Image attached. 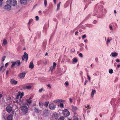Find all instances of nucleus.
<instances>
[{"mask_svg": "<svg viewBox=\"0 0 120 120\" xmlns=\"http://www.w3.org/2000/svg\"><path fill=\"white\" fill-rule=\"evenodd\" d=\"M6 3L13 6H15L17 4V1L16 0H7Z\"/></svg>", "mask_w": 120, "mask_h": 120, "instance_id": "nucleus-1", "label": "nucleus"}, {"mask_svg": "<svg viewBox=\"0 0 120 120\" xmlns=\"http://www.w3.org/2000/svg\"><path fill=\"white\" fill-rule=\"evenodd\" d=\"M22 113L25 114L27 113L28 112V109L27 107L25 106H23L21 107Z\"/></svg>", "mask_w": 120, "mask_h": 120, "instance_id": "nucleus-2", "label": "nucleus"}, {"mask_svg": "<svg viewBox=\"0 0 120 120\" xmlns=\"http://www.w3.org/2000/svg\"><path fill=\"white\" fill-rule=\"evenodd\" d=\"M26 72L25 71H23L21 73L19 74L18 75V77L19 78L23 79L25 77Z\"/></svg>", "mask_w": 120, "mask_h": 120, "instance_id": "nucleus-3", "label": "nucleus"}, {"mask_svg": "<svg viewBox=\"0 0 120 120\" xmlns=\"http://www.w3.org/2000/svg\"><path fill=\"white\" fill-rule=\"evenodd\" d=\"M63 114L64 116L67 117L69 115L70 112L67 109H65L63 110Z\"/></svg>", "mask_w": 120, "mask_h": 120, "instance_id": "nucleus-4", "label": "nucleus"}, {"mask_svg": "<svg viewBox=\"0 0 120 120\" xmlns=\"http://www.w3.org/2000/svg\"><path fill=\"white\" fill-rule=\"evenodd\" d=\"M12 108L10 105H8L6 108V111L8 113H10L12 111Z\"/></svg>", "mask_w": 120, "mask_h": 120, "instance_id": "nucleus-5", "label": "nucleus"}, {"mask_svg": "<svg viewBox=\"0 0 120 120\" xmlns=\"http://www.w3.org/2000/svg\"><path fill=\"white\" fill-rule=\"evenodd\" d=\"M4 8L5 10L8 11L10 10L11 8V7L8 4L5 5L4 7Z\"/></svg>", "mask_w": 120, "mask_h": 120, "instance_id": "nucleus-6", "label": "nucleus"}, {"mask_svg": "<svg viewBox=\"0 0 120 120\" xmlns=\"http://www.w3.org/2000/svg\"><path fill=\"white\" fill-rule=\"evenodd\" d=\"M49 106L50 109L52 110H53L56 107V105L52 103L49 104Z\"/></svg>", "mask_w": 120, "mask_h": 120, "instance_id": "nucleus-7", "label": "nucleus"}, {"mask_svg": "<svg viewBox=\"0 0 120 120\" xmlns=\"http://www.w3.org/2000/svg\"><path fill=\"white\" fill-rule=\"evenodd\" d=\"M28 56L26 53H24L23 56L22 58V60H24L25 59L26 60V61H27L28 59Z\"/></svg>", "mask_w": 120, "mask_h": 120, "instance_id": "nucleus-8", "label": "nucleus"}, {"mask_svg": "<svg viewBox=\"0 0 120 120\" xmlns=\"http://www.w3.org/2000/svg\"><path fill=\"white\" fill-rule=\"evenodd\" d=\"M10 82L11 84L14 85H16L18 82L17 81L13 79H11L10 80Z\"/></svg>", "mask_w": 120, "mask_h": 120, "instance_id": "nucleus-9", "label": "nucleus"}, {"mask_svg": "<svg viewBox=\"0 0 120 120\" xmlns=\"http://www.w3.org/2000/svg\"><path fill=\"white\" fill-rule=\"evenodd\" d=\"M20 2L21 4L24 5L26 4L27 3V0H20Z\"/></svg>", "mask_w": 120, "mask_h": 120, "instance_id": "nucleus-10", "label": "nucleus"}, {"mask_svg": "<svg viewBox=\"0 0 120 120\" xmlns=\"http://www.w3.org/2000/svg\"><path fill=\"white\" fill-rule=\"evenodd\" d=\"M96 92V91L95 90H92V91L91 94V96L92 98H93L94 94Z\"/></svg>", "mask_w": 120, "mask_h": 120, "instance_id": "nucleus-11", "label": "nucleus"}, {"mask_svg": "<svg viewBox=\"0 0 120 120\" xmlns=\"http://www.w3.org/2000/svg\"><path fill=\"white\" fill-rule=\"evenodd\" d=\"M12 116L11 114L9 115L7 117L6 120H12Z\"/></svg>", "mask_w": 120, "mask_h": 120, "instance_id": "nucleus-12", "label": "nucleus"}, {"mask_svg": "<svg viewBox=\"0 0 120 120\" xmlns=\"http://www.w3.org/2000/svg\"><path fill=\"white\" fill-rule=\"evenodd\" d=\"M85 109H86L88 110V111H89V109H90V105H84Z\"/></svg>", "mask_w": 120, "mask_h": 120, "instance_id": "nucleus-13", "label": "nucleus"}, {"mask_svg": "<svg viewBox=\"0 0 120 120\" xmlns=\"http://www.w3.org/2000/svg\"><path fill=\"white\" fill-rule=\"evenodd\" d=\"M29 67L31 69L33 68L34 67V64L33 62L32 61L30 62Z\"/></svg>", "mask_w": 120, "mask_h": 120, "instance_id": "nucleus-14", "label": "nucleus"}, {"mask_svg": "<svg viewBox=\"0 0 120 120\" xmlns=\"http://www.w3.org/2000/svg\"><path fill=\"white\" fill-rule=\"evenodd\" d=\"M16 63V64L17 66H19L20 64V62L19 60H17L15 62Z\"/></svg>", "mask_w": 120, "mask_h": 120, "instance_id": "nucleus-15", "label": "nucleus"}, {"mask_svg": "<svg viewBox=\"0 0 120 120\" xmlns=\"http://www.w3.org/2000/svg\"><path fill=\"white\" fill-rule=\"evenodd\" d=\"M72 119L73 120H78V118L77 116H74L72 117Z\"/></svg>", "mask_w": 120, "mask_h": 120, "instance_id": "nucleus-16", "label": "nucleus"}, {"mask_svg": "<svg viewBox=\"0 0 120 120\" xmlns=\"http://www.w3.org/2000/svg\"><path fill=\"white\" fill-rule=\"evenodd\" d=\"M59 116V115L56 113H55L54 114V117L56 119H57Z\"/></svg>", "mask_w": 120, "mask_h": 120, "instance_id": "nucleus-17", "label": "nucleus"}, {"mask_svg": "<svg viewBox=\"0 0 120 120\" xmlns=\"http://www.w3.org/2000/svg\"><path fill=\"white\" fill-rule=\"evenodd\" d=\"M31 86L30 85L24 87V88L27 89H30L31 88Z\"/></svg>", "mask_w": 120, "mask_h": 120, "instance_id": "nucleus-18", "label": "nucleus"}, {"mask_svg": "<svg viewBox=\"0 0 120 120\" xmlns=\"http://www.w3.org/2000/svg\"><path fill=\"white\" fill-rule=\"evenodd\" d=\"M71 107L73 110L75 111L77 109V108L76 106H74L73 105L71 106Z\"/></svg>", "mask_w": 120, "mask_h": 120, "instance_id": "nucleus-19", "label": "nucleus"}, {"mask_svg": "<svg viewBox=\"0 0 120 120\" xmlns=\"http://www.w3.org/2000/svg\"><path fill=\"white\" fill-rule=\"evenodd\" d=\"M47 42L46 41H44L43 42V47L45 48Z\"/></svg>", "mask_w": 120, "mask_h": 120, "instance_id": "nucleus-20", "label": "nucleus"}, {"mask_svg": "<svg viewBox=\"0 0 120 120\" xmlns=\"http://www.w3.org/2000/svg\"><path fill=\"white\" fill-rule=\"evenodd\" d=\"M11 63L12 64L11 66V68H12L15 66V65L16 64V63L15 62L13 61H12L11 62Z\"/></svg>", "mask_w": 120, "mask_h": 120, "instance_id": "nucleus-21", "label": "nucleus"}, {"mask_svg": "<svg viewBox=\"0 0 120 120\" xmlns=\"http://www.w3.org/2000/svg\"><path fill=\"white\" fill-rule=\"evenodd\" d=\"M118 54L117 53H112L111 55L113 57H115Z\"/></svg>", "mask_w": 120, "mask_h": 120, "instance_id": "nucleus-22", "label": "nucleus"}, {"mask_svg": "<svg viewBox=\"0 0 120 120\" xmlns=\"http://www.w3.org/2000/svg\"><path fill=\"white\" fill-rule=\"evenodd\" d=\"M3 43L4 45H6L7 43V41L6 39H4L3 41Z\"/></svg>", "mask_w": 120, "mask_h": 120, "instance_id": "nucleus-23", "label": "nucleus"}, {"mask_svg": "<svg viewBox=\"0 0 120 120\" xmlns=\"http://www.w3.org/2000/svg\"><path fill=\"white\" fill-rule=\"evenodd\" d=\"M49 103V102L48 101H46L45 103V105H44L45 106H46V107L48 105Z\"/></svg>", "mask_w": 120, "mask_h": 120, "instance_id": "nucleus-24", "label": "nucleus"}, {"mask_svg": "<svg viewBox=\"0 0 120 120\" xmlns=\"http://www.w3.org/2000/svg\"><path fill=\"white\" fill-rule=\"evenodd\" d=\"M61 2H60L59 3L57 4V10H58L59 9V8L60 6Z\"/></svg>", "mask_w": 120, "mask_h": 120, "instance_id": "nucleus-25", "label": "nucleus"}, {"mask_svg": "<svg viewBox=\"0 0 120 120\" xmlns=\"http://www.w3.org/2000/svg\"><path fill=\"white\" fill-rule=\"evenodd\" d=\"M49 110L47 109H45L44 111V113L45 114H47Z\"/></svg>", "mask_w": 120, "mask_h": 120, "instance_id": "nucleus-26", "label": "nucleus"}, {"mask_svg": "<svg viewBox=\"0 0 120 120\" xmlns=\"http://www.w3.org/2000/svg\"><path fill=\"white\" fill-rule=\"evenodd\" d=\"M54 68H55L54 67H52V66H51L50 67V68L49 70V71H53V69Z\"/></svg>", "mask_w": 120, "mask_h": 120, "instance_id": "nucleus-27", "label": "nucleus"}, {"mask_svg": "<svg viewBox=\"0 0 120 120\" xmlns=\"http://www.w3.org/2000/svg\"><path fill=\"white\" fill-rule=\"evenodd\" d=\"M59 99H57L56 100L53 101V102L56 103H57L58 102H59Z\"/></svg>", "mask_w": 120, "mask_h": 120, "instance_id": "nucleus-28", "label": "nucleus"}, {"mask_svg": "<svg viewBox=\"0 0 120 120\" xmlns=\"http://www.w3.org/2000/svg\"><path fill=\"white\" fill-rule=\"evenodd\" d=\"M113 72V70L112 69H110L109 70V72L110 74H112Z\"/></svg>", "mask_w": 120, "mask_h": 120, "instance_id": "nucleus-29", "label": "nucleus"}, {"mask_svg": "<svg viewBox=\"0 0 120 120\" xmlns=\"http://www.w3.org/2000/svg\"><path fill=\"white\" fill-rule=\"evenodd\" d=\"M26 101L27 102L29 103H31L32 102V100H30L29 99H26Z\"/></svg>", "mask_w": 120, "mask_h": 120, "instance_id": "nucleus-30", "label": "nucleus"}, {"mask_svg": "<svg viewBox=\"0 0 120 120\" xmlns=\"http://www.w3.org/2000/svg\"><path fill=\"white\" fill-rule=\"evenodd\" d=\"M44 3L45 7H46L47 5V1L46 0H44Z\"/></svg>", "mask_w": 120, "mask_h": 120, "instance_id": "nucleus-31", "label": "nucleus"}, {"mask_svg": "<svg viewBox=\"0 0 120 120\" xmlns=\"http://www.w3.org/2000/svg\"><path fill=\"white\" fill-rule=\"evenodd\" d=\"M77 61V60L76 58H75L73 60V62L76 63Z\"/></svg>", "mask_w": 120, "mask_h": 120, "instance_id": "nucleus-32", "label": "nucleus"}, {"mask_svg": "<svg viewBox=\"0 0 120 120\" xmlns=\"http://www.w3.org/2000/svg\"><path fill=\"white\" fill-rule=\"evenodd\" d=\"M60 106L61 108H62L64 107V105L62 103H60Z\"/></svg>", "mask_w": 120, "mask_h": 120, "instance_id": "nucleus-33", "label": "nucleus"}, {"mask_svg": "<svg viewBox=\"0 0 120 120\" xmlns=\"http://www.w3.org/2000/svg\"><path fill=\"white\" fill-rule=\"evenodd\" d=\"M39 105L41 106H42L44 105V104L42 102H40Z\"/></svg>", "mask_w": 120, "mask_h": 120, "instance_id": "nucleus-34", "label": "nucleus"}, {"mask_svg": "<svg viewBox=\"0 0 120 120\" xmlns=\"http://www.w3.org/2000/svg\"><path fill=\"white\" fill-rule=\"evenodd\" d=\"M56 63H55V62H54L53 63V65L52 66L53 67H54L55 68L56 66Z\"/></svg>", "mask_w": 120, "mask_h": 120, "instance_id": "nucleus-35", "label": "nucleus"}, {"mask_svg": "<svg viewBox=\"0 0 120 120\" xmlns=\"http://www.w3.org/2000/svg\"><path fill=\"white\" fill-rule=\"evenodd\" d=\"M59 102H65V100H63L62 99H59Z\"/></svg>", "mask_w": 120, "mask_h": 120, "instance_id": "nucleus-36", "label": "nucleus"}, {"mask_svg": "<svg viewBox=\"0 0 120 120\" xmlns=\"http://www.w3.org/2000/svg\"><path fill=\"white\" fill-rule=\"evenodd\" d=\"M32 21H33L32 19H30L29 20V22L28 23V24L29 26L30 25V23L32 22Z\"/></svg>", "mask_w": 120, "mask_h": 120, "instance_id": "nucleus-37", "label": "nucleus"}, {"mask_svg": "<svg viewBox=\"0 0 120 120\" xmlns=\"http://www.w3.org/2000/svg\"><path fill=\"white\" fill-rule=\"evenodd\" d=\"M20 43L22 45H23L24 44V40L22 41H20Z\"/></svg>", "mask_w": 120, "mask_h": 120, "instance_id": "nucleus-38", "label": "nucleus"}, {"mask_svg": "<svg viewBox=\"0 0 120 120\" xmlns=\"http://www.w3.org/2000/svg\"><path fill=\"white\" fill-rule=\"evenodd\" d=\"M20 94H19L17 95V96L16 97V99H19V97H20Z\"/></svg>", "mask_w": 120, "mask_h": 120, "instance_id": "nucleus-39", "label": "nucleus"}, {"mask_svg": "<svg viewBox=\"0 0 120 120\" xmlns=\"http://www.w3.org/2000/svg\"><path fill=\"white\" fill-rule=\"evenodd\" d=\"M43 87L41 89H40L39 90V92L40 93H41L42 92V90H43Z\"/></svg>", "mask_w": 120, "mask_h": 120, "instance_id": "nucleus-40", "label": "nucleus"}, {"mask_svg": "<svg viewBox=\"0 0 120 120\" xmlns=\"http://www.w3.org/2000/svg\"><path fill=\"white\" fill-rule=\"evenodd\" d=\"M86 37V35L85 34L84 35L82 36V39H84Z\"/></svg>", "mask_w": 120, "mask_h": 120, "instance_id": "nucleus-41", "label": "nucleus"}, {"mask_svg": "<svg viewBox=\"0 0 120 120\" xmlns=\"http://www.w3.org/2000/svg\"><path fill=\"white\" fill-rule=\"evenodd\" d=\"M64 117H61L58 120H64Z\"/></svg>", "mask_w": 120, "mask_h": 120, "instance_id": "nucleus-42", "label": "nucleus"}, {"mask_svg": "<svg viewBox=\"0 0 120 120\" xmlns=\"http://www.w3.org/2000/svg\"><path fill=\"white\" fill-rule=\"evenodd\" d=\"M36 20L37 21H38L39 19V17L38 16H37L35 17Z\"/></svg>", "mask_w": 120, "mask_h": 120, "instance_id": "nucleus-43", "label": "nucleus"}, {"mask_svg": "<svg viewBox=\"0 0 120 120\" xmlns=\"http://www.w3.org/2000/svg\"><path fill=\"white\" fill-rule=\"evenodd\" d=\"M5 58H6V57H5V56H3L2 57V60L3 61H4V60H5Z\"/></svg>", "mask_w": 120, "mask_h": 120, "instance_id": "nucleus-44", "label": "nucleus"}, {"mask_svg": "<svg viewBox=\"0 0 120 120\" xmlns=\"http://www.w3.org/2000/svg\"><path fill=\"white\" fill-rule=\"evenodd\" d=\"M87 77L88 79L89 80V81H90V77L88 74L87 75Z\"/></svg>", "mask_w": 120, "mask_h": 120, "instance_id": "nucleus-45", "label": "nucleus"}, {"mask_svg": "<svg viewBox=\"0 0 120 120\" xmlns=\"http://www.w3.org/2000/svg\"><path fill=\"white\" fill-rule=\"evenodd\" d=\"M3 4L2 2V1H0V7H1L2 6Z\"/></svg>", "mask_w": 120, "mask_h": 120, "instance_id": "nucleus-46", "label": "nucleus"}, {"mask_svg": "<svg viewBox=\"0 0 120 120\" xmlns=\"http://www.w3.org/2000/svg\"><path fill=\"white\" fill-rule=\"evenodd\" d=\"M79 56L80 57H82L83 56L82 54L81 53H80L79 54Z\"/></svg>", "mask_w": 120, "mask_h": 120, "instance_id": "nucleus-47", "label": "nucleus"}, {"mask_svg": "<svg viewBox=\"0 0 120 120\" xmlns=\"http://www.w3.org/2000/svg\"><path fill=\"white\" fill-rule=\"evenodd\" d=\"M23 94L22 93H21V94L20 95V98H21L23 96Z\"/></svg>", "mask_w": 120, "mask_h": 120, "instance_id": "nucleus-48", "label": "nucleus"}, {"mask_svg": "<svg viewBox=\"0 0 120 120\" xmlns=\"http://www.w3.org/2000/svg\"><path fill=\"white\" fill-rule=\"evenodd\" d=\"M110 42V41L109 38H108V39H107V43H108L109 42Z\"/></svg>", "mask_w": 120, "mask_h": 120, "instance_id": "nucleus-49", "label": "nucleus"}, {"mask_svg": "<svg viewBox=\"0 0 120 120\" xmlns=\"http://www.w3.org/2000/svg\"><path fill=\"white\" fill-rule=\"evenodd\" d=\"M35 112H38V109L36 108H35Z\"/></svg>", "mask_w": 120, "mask_h": 120, "instance_id": "nucleus-50", "label": "nucleus"}, {"mask_svg": "<svg viewBox=\"0 0 120 120\" xmlns=\"http://www.w3.org/2000/svg\"><path fill=\"white\" fill-rule=\"evenodd\" d=\"M69 101L70 103H71L72 102V99L71 98H70L69 99Z\"/></svg>", "mask_w": 120, "mask_h": 120, "instance_id": "nucleus-51", "label": "nucleus"}, {"mask_svg": "<svg viewBox=\"0 0 120 120\" xmlns=\"http://www.w3.org/2000/svg\"><path fill=\"white\" fill-rule=\"evenodd\" d=\"M116 61L117 63H119L120 62V61H119V60L118 59H116Z\"/></svg>", "mask_w": 120, "mask_h": 120, "instance_id": "nucleus-52", "label": "nucleus"}, {"mask_svg": "<svg viewBox=\"0 0 120 120\" xmlns=\"http://www.w3.org/2000/svg\"><path fill=\"white\" fill-rule=\"evenodd\" d=\"M11 99V98L10 96H8L7 97V99L8 100H10Z\"/></svg>", "mask_w": 120, "mask_h": 120, "instance_id": "nucleus-53", "label": "nucleus"}, {"mask_svg": "<svg viewBox=\"0 0 120 120\" xmlns=\"http://www.w3.org/2000/svg\"><path fill=\"white\" fill-rule=\"evenodd\" d=\"M3 67V66H1L0 67V71H1Z\"/></svg>", "mask_w": 120, "mask_h": 120, "instance_id": "nucleus-54", "label": "nucleus"}, {"mask_svg": "<svg viewBox=\"0 0 120 120\" xmlns=\"http://www.w3.org/2000/svg\"><path fill=\"white\" fill-rule=\"evenodd\" d=\"M75 51V49H72L71 50V52H74Z\"/></svg>", "mask_w": 120, "mask_h": 120, "instance_id": "nucleus-55", "label": "nucleus"}, {"mask_svg": "<svg viewBox=\"0 0 120 120\" xmlns=\"http://www.w3.org/2000/svg\"><path fill=\"white\" fill-rule=\"evenodd\" d=\"M8 63H6L5 64V67H6L8 65Z\"/></svg>", "mask_w": 120, "mask_h": 120, "instance_id": "nucleus-56", "label": "nucleus"}, {"mask_svg": "<svg viewBox=\"0 0 120 120\" xmlns=\"http://www.w3.org/2000/svg\"><path fill=\"white\" fill-rule=\"evenodd\" d=\"M65 84L67 86H68V83L67 82H65Z\"/></svg>", "mask_w": 120, "mask_h": 120, "instance_id": "nucleus-57", "label": "nucleus"}, {"mask_svg": "<svg viewBox=\"0 0 120 120\" xmlns=\"http://www.w3.org/2000/svg\"><path fill=\"white\" fill-rule=\"evenodd\" d=\"M88 82V81L87 80H86L85 81V82H84V85H85L86 84V82Z\"/></svg>", "mask_w": 120, "mask_h": 120, "instance_id": "nucleus-58", "label": "nucleus"}, {"mask_svg": "<svg viewBox=\"0 0 120 120\" xmlns=\"http://www.w3.org/2000/svg\"><path fill=\"white\" fill-rule=\"evenodd\" d=\"M47 86L48 87H49V88H51V87L50 85V84H48V85Z\"/></svg>", "mask_w": 120, "mask_h": 120, "instance_id": "nucleus-59", "label": "nucleus"}, {"mask_svg": "<svg viewBox=\"0 0 120 120\" xmlns=\"http://www.w3.org/2000/svg\"><path fill=\"white\" fill-rule=\"evenodd\" d=\"M78 33V32L77 31H76V32L75 33V35H77V34Z\"/></svg>", "mask_w": 120, "mask_h": 120, "instance_id": "nucleus-60", "label": "nucleus"}, {"mask_svg": "<svg viewBox=\"0 0 120 120\" xmlns=\"http://www.w3.org/2000/svg\"><path fill=\"white\" fill-rule=\"evenodd\" d=\"M109 28L110 30H112V28L111 26H110Z\"/></svg>", "mask_w": 120, "mask_h": 120, "instance_id": "nucleus-61", "label": "nucleus"}, {"mask_svg": "<svg viewBox=\"0 0 120 120\" xmlns=\"http://www.w3.org/2000/svg\"><path fill=\"white\" fill-rule=\"evenodd\" d=\"M84 45V44H82V43H81L80 44V46H83Z\"/></svg>", "mask_w": 120, "mask_h": 120, "instance_id": "nucleus-62", "label": "nucleus"}, {"mask_svg": "<svg viewBox=\"0 0 120 120\" xmlns=\"http://www.w3.org/2000/svg\"><path fill=\"white\" fill-rule=\"evenodd\" d=\"M80 103V101L79 100H77V103L78 104H79Z\"/></svg>", "mask_w": 120, "mask_h": 120, "instance_id": "nucleus-63", "label": "nucleus"}, {"mask_svg": "<svg viewBox=\"0 0 120 120\" xmlns=\"http://www.w3.org/2000/svg\"><path fill=\"white\" fill-rule=\"evenodd\" d=\"M117 67L118 68H119L120 67V65L119 64H118L117 65Z\"/></svg>", "mask_w": 120, "mask_h": 120, "instance_id": "nucleus-64", "label": "nucleus"}]
</instances>
